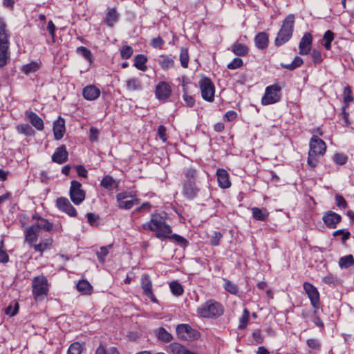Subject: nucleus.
Listing matches in <instances>:
<instances>
[{"label":"nucleus","instance_id":"f257e3e1","mask_svg":"<svg viewBox=\"0 0 354 354\" xmlns=\"http://www.w3.org/2000/svg\"><path fill=\"white\" fill-rule=\"evenodd\" d=\"M142 228L153 232L161 241L167 239L172 233L171 227L165 222V216L160 214H153L150 221L142 225Z\"/></svg>","mask_w":354,"mask_h":354},{"label":"nucleus","instance_id":"f03ea898","mask_svg":"<svg viewBox=\"0 0 354 354\" xmlns=\"http://www.w3.org/2000/svg\"><path fill=\"white\" fill-rule=\"evenodd\" d=\"M185 179L183 183V196L189 200L196 198L200 191V188L196 184L200 178L199 171L192 167L185 168L183 171Z\"/></svg>","mask_w":354,"mask_h":354},{"label":"nucleus","instance_id":"7ed1b4c3","mask_svg":"<svg viewBox=\"0 0 354 354\" xmlns=\"http://www.w3.org/2000/svg\"><path fill=\"white\" fill-rule=\"evenodd\" d=\"M32 218L36 219L35 223L26 227L24 232L25 241L29 245H32L37 241L41 230L50 232L53 227V223L46 218L37 216H33Z\"/></svg>","mask_w":354,"mask_h":354},{"label":"nucleus","instance_id":"20e7f679","mask_svg":"<svg viewBox=\"0 0 354 354\" xmlns=\"http://www.w3.org/2000/svg\"><path fill=\"white\" fill-rule=\"evenodd\" d=\"M309 147L307 165L309 167L315 169L319 162V158L324 155L326 145L317 135H313L310 140Z\"/></svg>","mask_w":354,"mask_h":354},{"label":"nucleus","instance_id":"39448f33","mask_svg":"<svg viewBox=\"0 0 354 354\" xmlns=\"http://www.w3.org/2000/svg\"><path fill=\"white\" fill-rule=\"evenodd\" d=\"M224 313L223 305L213 299L207 300L197 309L198 315L203 318H217Z\"/></svg>","mask_w":354,"mask_h":354},{"label":"nucleus","instance_id":"423d86ee","mask_svg":"<svg viewBox=\"0 0 354 354\" xmlns=\"http://www.w3.org/2000/svg\"><path fill=\"white\" fill-rule=\"evenodd\" d=\"M295 24V16L289 14L282 22L281 28L279 29L274 44L277 46H280L290 40L292 37Z\"/></svg>","mask_w":354,"mask_h":354},{"label":"nucleus","instance_id":"0eeeda50","mask_svg":"<svg viewBox=\"0 0 354 354\" xmlns=\"http://www.w3.org/2000/svg\"><path fill=\"white\" fill-rule=\"evenodd\" d=\"M48 281L44 275L35 277L32 281V292L35 301H41L48 295Z\"/></svg>","mask_w":354,"mask_h":354},{"label":"nucleus","instance_id":"6e6552de","mask_svg":"<svg viewBox=\"0 0 354 354\" xmlns=\"http://www.w3.org/2000/svg\"><path fill=\"white\" fill-rule=\"evenodd\" d=\"M176 331L178 338L183 341L191 342L198 339L201 337L200 333L187 324L177 325Z\"/></svg>","mask_w":354,"mask_h":354},{"label":"nucleus","instance_id":"1a4fd4ad","mask_svg":"<svg viewBox=\"0 0 354 354\" xmlns=\"http://www.w3.org/2000/svg\"><path fill=\"white\" fill-rule=\"evenodd\" d=\"M303 287L313 308V313L316 314L321 306L319 292L317 288L309 282H304Z\"/></svg>","mask_w":354,"mask_h":354},{"label":"nucleus","instance_id":"9d476101","mask_svg":"<svg viewBox=\"0 0 354 354\" xmlns=\"http://www.w3.org/2000/svg\"><path fill=\"white\" fill-rule=\"evenodd\" d=\"M116 201L120 209H130L135 205L139 203V199L128 192H120L116 195Z\"/></svg>","mask_w":354,"mask_h":354},{"label":"nucleus","instance_id":"9b49d317","mask_svg":"<svg viewBox=\"0 0 354 354\" xmlns=\"http://www.w3.org/2000/svg\"><path fill=\"white\" fill-rule=\"evenodd\" d=\"M202 97L207 102H213L214 99L215 88L209 78L203 77L199 81Z\"/></svg>","mask_w":354,"mask_h":354},{"label":"nucleus","instance_id":"f8f14e48","mask_svg":"<svg viewBox=\"0 0 354 354\" xmlns=\"http://www.w3.org/2000/svg\"><path fill=\"white\" fill-rule=\"evenodd\" d=\"M280 91L281 87L277 84L271 85L266 87L265 94L261 100L262 104L263 105H268L279 101Z\"/></svg>","mask_w":354,"mask_h":354},{"label":"nucleus","instance_id":"ddd939ff","mask_svg":"<svg viewBox=\"0 0 354 354\" xmlns=\"http://www.w3.org/2000/svg\"><path fill=\"white\" fill-rule=\"evenodd\" d=\"M70 198L75 205H80L85 198V192L82 189V184L77 180H72L70 187Z\"/></svg>","mask_w":354,"mask_h":354},{"label":"nucleus","instance_id":"4468645a","mask_svg":"<svg viewBox=\"0 0 354 354\" xmlns=\"http://www.w3.org/2000/svg\"><path fill=\"white\" fill-rule=\"evenodd\" d=\"M342 217L340 214L328 210L324 213L322 221L325 225L330 229H335L337 225L342 221Z\"/></svg>","mask_w":354,"mask_h":354},{"label":"nucleus","instance_id":"2eb2a0df","mask_svg":"<svg viewBox=\"0 0 354 354\" xmlns=\"http://www.w3.org/2000/svg\"><path fill=\"white\" fill-rule=\"evenodd\" d=\"M141 287L143 290V294L149 297L153 303H157L158 300L153 293L152 290V281L150 276L148 274H143L141 277Z\"/></svg>","mask_w":354,"mask_h":354},{"label":"nucleus","instance_id":"dca6fc26","mask_svg":"<svg viewBox=\"0 0 354 354\" xmlns=\"http://www.w3.org/2000/svg\"><path fill=\"white\" fill-rule=\"evenodd\" d=\"M57 207L62 212H65L70 216H76L77 211L75 207L71 204L69 201L64 197L58 198L56 201Z\"/></svg>","mask_w":354,"mask_h":354},{"label":"nucleus","instance_id":"f3484780","mask_svg":"<svg viewBox=\"0 0 354 354\" xmlns=\"http://www.w3.org/2000/svg\"><path fill=\"white\" fill-rule=\"evenodd\" d=\"M312 41L313 37L311 34L309 32L304 33L299 42V53L302 55H307L311 49Z\"/></svg>","mask_w":354,"mask_h":354},{"label":"nucleus","instance_id":"a211bd4d","mask_svg":"<svg viewBox=\"0 0 354 354\" xmlns=\"http://www.w3.org/2000/svg\"><path fill=\"white\" fill-rule=\"evenodd\" d=\"M68 153L65 145H62L55 149L52 156V160L58 164H63L67 161Z\"/></svg>","mask_w":354,"mask_h":354},{"label":"nucleus","instance_id":"6ab92c4d","mask_svg":"<svg viewBox=\"0 0 354 354\" xmlns=\"http://www.w3.org/2000/svg\"><path fill=\"white\" fill-rule=\"evenodd\" d=\"M171 95L170 86L165 82H160L156 87V95L159 100H166Z\"/></svg>","mask_w":354,"mask_h":354},{"label":"nucleus","instance_id":"aec40b11","mask_svg":"<svg viewBox=\"0 0 354 354\" xmlns=\"http://www.w3.org/2000/svg\"><path fill=\"white\" fill-rule=\"evenodd\" d=\"M26 120L31 123V124L37 130L42 131L44 129V122L41 118H39L35 113L32 111H26L25 112Z\"/></svg>","mask_w":354,"mask_h":354},{"label":"nucleus","instance_id":"412c9836","mask_svg":"<svg viewBox=\"0 0 354 354\" xmlns=\"http://www.w3.org/2000/svg\"><path fill=\"white\" fill-rule=\"evenodd\" d=\"M216 176L218 186L221 188L226 189L230 187L231 183L229 179V174L225 169H218L216 171Z\"/></svg>","mask_w":354,"mask_h":354},{"label":"nucleus","instance_id":"4be33fe9","mask_svg":"<svg viewBox=\"0 0 354 354\" xmlns=\"http://www.w3.org/2000/svg\"><path fill=\"white\" fill-rule=\"evenodd\" d=\"M82 95L87 100H94L100 96V91L96 86L90 85L83 89Z\"/></svg>","mask_w":354,"mask_h":354},{"label":"nucleus","instance_id":"5701e85b","mask_svg":"<svg viewBox=\"0 0 354 354\" xmlns=\"http://www.w3.org/2000/svg\"><path fill=\"white\" fill-rule=\"evenodd\" d=\"M100 186L108 190L118 189L119 182L113 179L112 176L106 175L102 178L100 182Z\"/></svg>","mask_w":354,"mask_h":354},{"label":"nucleus","instance_id":"b1692460","mask_svg":"<svg viewBox=\"0 0 354 354\" xmlns=\"http://www.w3.org/2000/svg\"><path fill=\"white\" fill-rule=\"evenodd\" d=\"M52 244H53L52 239H46L41 241L38 244H35V243H33L32 245H30V246L32 247L35 252H39V256L41 257L43 254V252L44 251H46V250L50 249Z\"/></svg>","mask_w":354,"mask_h":354},{"label":"nucleus","instance_id":"393cba45","mask_svg":"<svg viewBox=\"0 0 354 354\" xmlns=\"http://www.w3.org/2000/svg\"><path fill=\"white\" fill-rule=\"evenodd\" d=\"M157 62L164 70L171 68L174 65V57L171 55H161L158 56Z\"/></svg>","mask_w":354,"mask_h":354},{"label":"nucleus","instance_id":"a878e982","mask_svg":"<svg viewBox=\"0 0 354 354\" xmlns=\"http://www.w3.org/2000/svg\"><path fill=\"white\" fill-rule=\"evenodd\" d=\"M119 14L115 8H110L108 10L105 18L104 22L109 27H113L115 24L118 21Z\"/></svg>","mask_w":354,"mask_h":354},{"label":"nucleus","instance_id":"bb28decb","mask_svg":"<svg viewBox=\"0 0 354 354\" xmlns=\"http://www.w3.org/2000/svg\"><path fill=\"white\" fill-rule=\"evenodd\" d=\"M255 46L259 49H264L268 44V35L265 32H259L254 38Z\"/></svg>","mask_w":354,"mask_h":354},{"label":"nucleus","instance_id":"cd10ccee","mask_svg":"<svg viewBox=\"0 0 354 354\" xmlns=\"http://www.w3.org/2000/svg\"><path fill=\"white\" fill-rule=\"evenodd\" d=\"M126 88L129 91H138L142 89L141 81L137 77H131L126 81Z\"/></svg>","mask_w":354,"mask_h":354},{"label":"nucleus","instance_id":"c85d7f7f","mask_svg":"<svg viewBox=\"0 0 354 354\" xmlns=\"http://www.w3.org/2000/svg\"><path fill=\"white\" fill-rule=\"evenodd\" d=\"M76 288L83 295H90L93 292V287L87 280H80L77 283Z\"/></svg>","mask_w":354,"mask_h":354},{"label":"nucleus","instance_id":"c756f323","mask_svg":"<svg viewBox=\"0 0 354 354\" xmlns=\"http://www.w3.org/2000/svg\"><path fill=\"white\" fill-rule=\"evenodd\" d=\"M8 58V43H0V68L7 64Z\"/></svg>","mask_w":354,"mask_h":354},{"label":"nucleus","instance_id":"7c9ffc66","mask_svg":"<svg viewBox=\"0 0 354 354\" xmlns=\"http://www.w3.org/2000/svg\"><path fill=\"white\" fill-rule=\"evenodd\" d=\"M156 335L158 340L168 343L173 339V336L165 328L160 327L156 331Z\"/></svg>","mask_w":354,"mask_h":354},{"label":"nucleus","instance_id":"2f4dec72","mask_svg":"<svg viewBox=\"0 0 354 354\" xmlns=\"http://www.w3.org/2000/svg\"><path fill=\"white\" fill-rule=\"evenodd\" d=\"M169 348L174 354H190L191 351H189L185 346L183 345L177 343L173 342L169 344Z\"/></svg>","mask_w":354,"mask_h":354},{"label":"nucleus","instance_id":"473e14b6","mask_svg":"<svg viewBox=\"0 0 354 354\" xmlns=\"http://www.w3.org/2000/svg\"><path fill=\"white\" fill-rule=\"evenodd\" d=\"M232 51L236 55L245 56L248 53V48L246 46L239 43H234L231 46Z\"/></svg>","mask_w":354,"mask_h":354},{"label":"nucleus","instance_id":"72a5a7b5","mask_svg":"<svg viewBox=\"0 0 354 354\" xmlns=\"http://www.w3.org/2000/svg\"><path fill=\"white\" fill-rule=\"evenodd\" d=\"M253 217L260 221H264L268 217V212L266 209H261L258 207L252 208Z\"/></svg>","mask_w":354,"mask_h":354},{"label":"nucleus","instance_id":"f704fd0d","mask_svg":"<svg viewBox=\"0 0 354 354\" xmlns=\"http://www.w3.org/2000/svg\"><path fill=\"white\" fill-rule=\"evenodd\" d=\"M147 61V57L144 55H138L135 57V62L134 66L138 69L145 71L147 69V66L145 64Z\"/></svg>","mask_w":354,"mask_h":354},{"label":"nucleus","instance_id":"c9c22d12","mask_svg":"<svg viewBox=\"0 0 354 354\" xmlns=\"http://www.w3.org/2000/svg\"><path fill=\"white\" fill-rule=\"evenodd\" d=\"M9 35L7 33L6 24L3 18L0 17V43H8Z\"/></svg>","mask_w":354,"mask_h":354},{"label":"nucleus","instance_id":"e433bc0d","mask_svg":"<svg viewBox=\"0 0 354 354\" xmlns=\"http://www.w3.org/2000/svg\"><path fill=\"white\" fill-rule=\"evenodd\" d=\"M353 265H354V258L351 254L342 257L339 260V266L341 268H348Z\"/></svg>","mask_w":354,"mask_h":354},{"label":"nucleus","instance_id":"4c0bfd02","mask_svg":"<svg viewBox=\"0 0 354 354\" xmlns=\"http://www.w3.org/2000/svg\"><path fill=\"white\" fill-rule=\"evenodd\" d=\"M169 288L172 294L177 297L182 295L184 291L182 285L177 281L170 282Z\"/></svg>","mask_w":354,"mask_h":354},{"label":"nucleus","instance_id":"58836bf2","mask_svg":"<svg viewBox=\"0 0 354 354\" xmlns=\"http://www.w3.org/2000/svg\"><path fill=\"white\" fill-rule=\"evenodd\" d=\"M167 239L171 241H174L177 245L183 248L187 247L189 243L185 238L176 234H169Z\"/></svg>","mask_w":354,"mask_h":354},{"label":"nucleus","instance_id":"ea45409f","mask_svg":"<svg viewBox=\"0 0 354 354\" xmlns=\"http://www.w3.org/2000/svg\"><path fill=\"white\" fill-rule=\"evenodd\" d=\"M302 64L303 59L301 57L296 56L290 64H281V66L282 68H286L290 71H292L297 68V67H299Z\"/></svg>","mask_w":354,"mask_h":354},{"label":"nucleus","instance_id":"a19ab883","mask_svg":"<svg viewBox=\"0 0 354 354\" xmlns=\"http://www.w3.org/2000/svg\"><path fill=\"white\" fill-rule=\"evenodd\" d=\"M250 317V311L244 308L242 315L239 317V328L245 329L247 327Z\"/></svg>","mask_w":354,"mask_h":354},{"label":"nucleus","instance_id":"79ce46f5","mask_svg":"<svg viewBox=\"0 0 354 354\" xmlns=\"http://www.w3.org/2000/svg\"><path fill=\"white\" fill-rule=\"evenodd\" d=\"M224 288L227 292L234 295L238 293L239 288L235 283L228 279H224Z\"/></svg>","mask_w":354,"mask_h":354},{"label":"nucleus","instance_id":"37998d69","mask_svg":"<svg viewBox=\"0 0 354 354\" xmlns=\"http://www.w3.org/2000/svg\"><path fill=\"white\" fill-rule=\"evenodd\" d=\"M343 95V100L345 104V108H346L349 106V104L353 101L352 91L349 86L344 87Z\"/></svg>","mask_w":354,"mask_h":354},{"label":"nucleus","instance_id":"c03bdc74","mask_svg":"<svg viewBox=\"0 0 354 354\" xmlns=\"http://www.w3.org/2000/svg\"><path fill=\"white\" fill-rule=\"evenodd\" d=\"M334 39V33L331 30H327L323 37V45L324 46L326 50H330L331 48V41Z\"/></svg>","mask_w":354,"mask_h":354},{"label":"nucleus","instance_id":"a18cd8bd","mask_svg":"<svg viewBox=\"0 0 354 354\" xmlns=\"http://www.w3.org/2000/svg\"><path fill=\"white\" fill-rule=\"evenodd\" d=\"M65 122L63 118H59L53 122V133H64Z\"/></svg>","mask_w":354,"mask_h":354},{"label":"nucleus","instance_id":"49530a36","mask_svg":"<svg viewBox=\"0 0 354 354\" xmlns=\"http://www.w3.org/2000/svg\"><path fill=\"white\" fill-rule=\"evenodd\" d=\"M112 247V245H109L107 246H102L100 248V251L96 252V255L100 262L104 263L105 260V257L108 255L109 252V248Z\"/></svg>","mask_w":354,"mask_h":354},{"label":"nucleus","instance_id":"de8ad7c7","mask_svg":"<svg viewBox=\"0 0 354 354\" xmlns=\"http://www.w3.org/2000/svg\"><path fill=\"white\" fill-rule=\"evenodd\" d=\"M77 53L84 57L89 63L92 62V53L90 50L84 46L77 48Z\"/></svg>","mask_w":354,"mask_h":354},{"label":"nucleus","instance_id":"09e8293b","mask_svg":"<svg viewBox=\"0 0 354 354\" xmlns=\"http://www.w3.org/2000/svg\"><path fill=\"white\" fill-rule=\"evenodd\" d=\"M39 68V65L37 62H31L28 64H26L22 68V71L28 75L30 73H34L37 71Z\"/></svg>","mask_w":354,"mask_h":354},{"label":"nucleus","instance_id":"8fccbe9b","mask_svg":"<svg viewBox=\"0 0 354 354\" xmlns=\"http://www.w3.org/2000/svg\"><path fill=\"white\" fill-rule=\"evenodd\" d=\"M82 346L79 342H74L71 344L68 349V354H81Z\"/></svg>","mask_w":354,"mask_h":354},{"label":"nucleus","instance_id":"3c124183","mask_svg":"<svg viewBox=\"0 0 354 354\" xmlns=\"http://www.w3.org/2000/svg\"><path fill=\"white\" fill-rule=\"evenodd\" d=\"M335 201L337 207L341 209H344L347 207L348 203L344 199V198L340 195L337 194L335 196Z\"/></svg>","mask_w":354,"mask_h":354},{"label":"nucleus","instance_id":"603ef678","mask_svg":"<svg viewBox=\"0 0 354 354\" xmlns=\"http://www.w3.org/2000/svg\"><path fill=\"white\" fill-rule=\"evenodd\" d=\"M180 61L183 68H187L189 63V55L187 49L183 48L180 51Z\"/></svg>","mask_w":354,"mask_h":354},{"label":"nucleus","instance_id":"864d4df0","mask_svg":"<svg viewBox=\"0 0 354 354\" xmlns=\"http://www.w3.org/2000/svg\"><path fill=\"white\" fill-rule=\"evenodd\" d=\"M88 223L92 226H97L99 224L100 216L93 213L89 212L86 214Z\"/></svg>","mask_w":354,"mask_h":354},{"label":"nucleus","instance_id":"5fc2aeb1","mask_svg":"<svg viewBox=\"0 0 354 354\" xmlns=\"http://www.w3.org/2000/svg\"><path fill=\"white\" fill-rule=\"evenodd\" d=\"M19 311V304L17 302H14V306L12 304H10L6 308L5 313L10 315V317H13L17 314Z\"/></svg>","mask_w":354,"mask_h":354},{"label":"nucleus","instance_id":"6e6d98bb","mask_svg":"<svg viewBox=\"0 0 354 354\" xmlns=\"http://www.w3.org/2000/svg\"><path fill=\"white\" fill-rule=\"evenodd\" d=\"M223 238V234L220 232H214L210 238V243L213 246H217L220 244V241Z\"/></svg>","mask_w":354,"mask_h":354},{"label":"nucleus","instance_id":"4d7b16f0","mask_svg":"<svg viewBox=\"0 0 354 354\" xmlns=\"http://www.w3.org/2000/svg\"><path fill=\"white\" fill-rule=\"evenodd\" d=\"M348 158L343 153H335L333 156V160L339 165H344L346 163Z\"/></svg>","mask_w":354,"mask_h":354},{"label":"nucleus","instance_id":"13d9d810","mask_svg":"<svg viewBox=\"0 0 354 354\" xmlns=\"http://www.w3.org/2000/svg\"><path fill=\"white\" fill-rule=\"evenodd\" d=\"M133 48L129 46H124L122 47L120 54L121 57L124 59H127L131 57L133 54Z\"/></svg>","mask_w":354,"mask_h":354},{"label":"nucleus","instance_id":"bf43d9fd","mask_svg":"<svg viewBox=\"0 0 354 354\" xmlns=\"http://www.w3.org/2000/svg\"><path fill=\"white\" fill-rule=\"evenodd\" d=\"M243 65V61L241 58L236 57L227 66V68L234 70L240 68Z\"/></svg>","mask_w":354,"mask_h":354},{"label":"nucleus","instance_id":"052dcab7","mask_svg":"<svg viewBox=\"0 0 354 354\" xmlns=\"http://www.w3.org/2000/svg\"><path fill=\"white\" fill-rule=\"evenodd\" d=\"M339 235H342V241L344 243L350 238L351 233L348 231H344L343 229L336 230L333 233V236L335 237Z\"/></svg>","mask_w":354,"mask_h":354},{"label":"nucleus","instance_id":"680f3d73","mask_svg":"<svg viewBox=\"0 0 354 354\" xmlns=\"http://www.w3.org/2000/svg\"><path fill=\"white\" fill-rule=\"evenodd\" d=\"M183 100L185 101L187 106L192 107L194 105V99L192 96L188 95L187 91L184 88V93L183 95Z\"/></svg>","mask_w":354,"mask_h":354},{"label":"nucleus","instance_id":"e2e57ef3","mask_svg":"<svg viewBox=\"0 0 354 354\" xmlns=\"http://www.w3.org/2000/svg\"><path fill=\"white\" fill-rule=\"evenodd\" d=\"M252 337L257 344H262L263 342V337L261 335L259 329L254 330L252 333Z\"/></svg>","mask_w":354,"mask_h":354},{"label":"nucleus","instance_id":"0e129e2a","mask_svg":"<svg viewBox=\"0 0 354 354\" xmlns=\"http://www.w3.org/2000/svg\"><path fill=\"white\" fill-rule=\"evenodd\" d=\"M306 344L310 348L315 350H319L320 348V344L319 343L318 340L315 339H308Z\"/></svg>","mask_w":354,"mask_h":354},{"label":"nucleus","instance_id":"69168bd1","mask_svg":"<svg viewBox=\"0 0 354 354\" xmlns=\"http://www.w3.org/2000/svg\"><path fill=\"white\" fill-rule=\"evenodd\" d=\"M322 281L324 283L327 285H333L336 282V278L333 275L329 274L327 276L324 277L322 279Z\"/></svg>","mask_w":354,"mask_h":354},{"label":"nucleus","instance_id":"338daca9","mask_svg":"<svg viewBox=\"0 0 354 354\" xmlns=\"http://www.w3.org/2000/svg\"><path fill=\"white\" fill-rule=\"evenodd\" d=\"M164 44L163 39L160 37H155L151 40V46L154 48H161Z\"/></svg>","mask_w":354,"mask_h":354},{"label":"nucleus","instance_id":"774afa93","mask_svg":"<svg viewBox=\"0 0 354 354\" xmlns=\"http://www.w3.org/2000/svg\"><path fill=\"white\" fill-rule=\"evenodd\" d=\"M75 169L80 176L83 178L87 177L88 171L82 165L75 166Z\"/></svg>","mask_w":354,"mask_h":354}]
</instances>
